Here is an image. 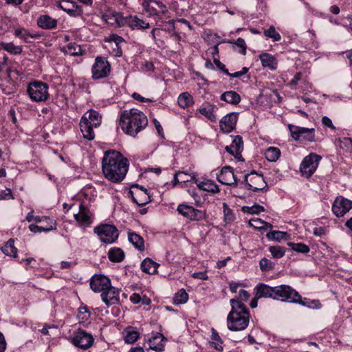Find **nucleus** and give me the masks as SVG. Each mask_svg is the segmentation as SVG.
Segmentation results:
<instances>
[{"label": "nucleus", "mask_w": 352, "mask_h": 352, "mask_svg": "<svg viewBox=\"0 0 352 352\" xmlns=\"http://www.w3.org/2000/svg\"><path fill=\"white\" fill-rule=\"evenodd\" d=\"M129 161L120 152L110 150L104 153L102 169L104 177L113 183H120L129 170Z\"/></svg>", "instance_id": "nucleus-1"}, {"label": "nucleus", "mask_w": 352, "mask_h": 352, "mask_svg": "<svg viewBox=\"0 0 352 352\" xmlns=\"http://www.w3.org/2000/svg\"><path fill=\"white\" fill-rule=\"evenodd\" d=\"M147 124L146 116L137 109L124 110L120 115V127L124 133L131 136H135Z\"/></svg>", "instance_id": "nucleus-2"}, {"label": "nucleus", "mask_w": 352, "mask_h": 352, "mask_svg": "<svg viewBox=\"0 0 352 352\" xmlns=\"http://www.w3.org/2000/svg\"><path fill=\"white\" fill-rule=\"evenodd\" d=\"M231 310L227 316V327L230 331H240L245 329L250 322V312L246 306L235 298L230 300Z\"/></svg>", "instance_id": "nucleus-3"}, {"label": "nucleus", "mask_w": 352, "mask_h": 352, "mask_svg": "<svg viewBox=\"0 0 352 352\" xmlns=\"http://www.w3.org/2000/svg\"><path fill=\"white\" fill-rule=\"evenodd\" d=\"M102 117L100 113L93 109L87 111L81 118L80 122V131L85 139L93 140L95 134L93 129L100 125Z\"/></svg>", "instance_id": "nucleus-4"}, {"label": "nucleus", "mask_w": 352, "mask_h": 352, "mask_svg": "<svg viewBox=\"0 0 352 352\" xmlns=\"http://www.w3.org/2000/svg\"><path fill=\"white\" fill-rule=\"evenodd\" d=\"M27 93L30 100L35 102H43L50 98L49 85L41 80L29 82Z\"/></svg>", "instance_id": "nucleus-5"}, {"label": "nucleus", "mask_w": 352, "mask_h": 352, "mask_svg": "<svg viewBox=\"0 0 352 352\" xmlns=\"http://www.w3.org/2000/svg\"><path fill=\"white\" fill-rule=\"evenodd\" d=\"M95 234L98 235L101 242L106 244H111L116 241L119 236V231L117 228L111 224H102L94 229Z\"/></svg>", "instance_id": "nucleus-6"}, {"label": "nucleus", "mask_w": 352, "mask_h": 352, "mask_svg": "<svg viewBox=\"0 0 352 352\" xmlns=\"http://www.w3.org/2000/svg\"><path fill=\"white\" fill-rule=\"evenodd\" d=\"M287 129L290 132L291 137L295 141L313 142L316 140V133L314 128L301 127L289 124Z\"/></svg>", "instance_id": "nucleus-7"}, {"label": "nucleus", "mask_w": 352, "mask_h": 352, "mask_svg": "<svg viewBox=\"0 0 352 352\" xmlns=\"http://www.w3.org/2000/svg\"><path fill=\"white\" fill-rule=\"evenodd\" d=\"M322 157L315 153H311L305 157L300 165V172L303 177H311L317 170Z\"/></svg>", "instance_id": "nucleus-8"}, {"label": "nucleus", "mask_w": 352, "mask_h": 352, "mask_svg": "<svg viewBox=\"0 0 352 352\" xmlns=\"http://www.w3.org/2000/svg\"><path fill=\"white\" fill-rule=\"evenodd\" d=\"M111 67L107 59L102 56H97L91 67L92 78L94 80H100L109 76Z\"/></svg>", "instance_id": "nucleus-9"}, {"label": "nucleus", "mask_w": 352, "mask_h": 352, "mask_svg": "<svg viewBox=\"0 0 352 352\" xmlns=\"http://www.w3.org/2000/svg\"><path fill=\"white\" fill-rule=\"evenodd\" d=\"M144 11L151 17L166 15L168 10L166 6L160 0H141Z\"/></svg>", "instance_id": "nucleus-10"}, {"label": "nucleus", "mask_w": 352, "mask_h": 352, "mask_svg": "<svg viewBox=\"0 0 352 352\" xmlns=\"http://www.w3.org/2000/svg\"><path fill=\"white\" fill-rule=\"evenodd\" d=\"M244 182L247 189L254 192L266 190L267 189V184L263 175L254 171L245 175Z\"/></svg>", "instance_id": "nucleus-11"}, {"label": "nucleus", "mask_w": 352, "mask_h": 352, "mask_svg": "<svg viewBox=\"0 0 352 352\" xmlns=\"http://www.w3.org/2000/svg\"><path fill=\"white\" fill-rule=\"evenodd\" d=\"M299 294L289 285L275 287V300L294 303L298 302Z\"/></svg>", "instance_id": "nucleus-12"}, {"label": "nucleus", "mask_w": 352, "mask_h": 352, "mask_svg": "<svg viewBox=\"0 0 352 352\" xmlns=\"http://www.w3.org/2000/svg\"><path fill=\"white\" fill-rule=\"evenodd\" d=\"M71 342L76 347L87 350L93 345L94 339L91 333L84 330L78 329L74 333Z\"/></svg>", "instance_id": "nucleus-13"}, {"label": "nucleus", "mask_w": 352, "mask_h": 352, "mask_svg": "<svg viewBox=\"0 0 352 352\" xmlns=\"http://www.w3.org/2000/svg\"><path fill=\"white\" fill-rule=\"evenodd\" d=\"M352 209V200L344 197H337L332 204L331 210L337 217L344 216Z\"/></svg>", "instance_id": "nucleus-14"}, {"label": "nucleus", "mask_w": 352, "mask_h": 352, "mask_svg": "<svg viewBox=\"0 0 352 352\" xmlns=\"http://www.w3.org/2000/svg\"><path fill=\"white\" fill-rule=\"evenodd\" d=\"M177 211L183 217L190 221H201L206 218V212L204 210L196 209L192 206L181 204L177 206Z\"/></svg>", "instance_id": "nucleus-15"}, {"label": "nucleus", "mask_w": 352, "mask_h": 352, "mask_svg": "<svg viewBox=\"0 0 352 352\" xmlns=\"http://www.w3.org/2000/svg\"><path fill=\"white\" fill-rule=\"evenodd\" d=\"M111 285V280L102 274H94L90 278L89 286L95 293H102Z\"/></svg>", "instance_id": "nucleus-16"}, {"label": "nucleus", "mask_w": 352, "mask_h": 352, "mask_svg": "<svg viewBox=\"0 0 352 352\" xmlns=\"http://www.w3.org/2000/svg\"><path fill=\"white\" fill-rule=\"evenodd\" d=\"M190 179L184 178V182H192L197 187L202 190L207 191L211 193H217L219 192V188L216 183L206 178L202 179H197L195 175H190Z\"/></svg>", "instance_id": "nucleus-17"}, {"label": "nucleus", "mask_w": 352, "mask_h": 352, "mask_svg": "<svg viewBox=\"0 0 352 352\" xmlns=\"http://www.w3.org/2000/svg\"><path fill=\"white\" fill-rule=\"evenodd\" d=\"M74 217L80 227H89L93 223L94 214L84 204L79 205V211L74 214Z\"/></svg>", "instance_id": "nucleus-18"}, {"label": "nucleus", "mask_w": 352, "mask_h": 352, "mask_svg": "<svg viewBox=\"0 0 352 352\" xmlns=\"http://www.w3.org/2000/svg\"><path fill=\"white\" fill-rule=\"evenodd\" d=\"M120 290L111 285L107 289L100 294L102 302L107 306L118 304L120 302Z\"/></svg>", "instance_id": "nucleus-19"}, {"label": "nucleus", "mask_w": 352, "mask_h": 352, "mask_svg": "<svg viewBox=\"0 0 352 352\" xmlns=\"http://www.w3.org/2000/svg\"><path fill=\"white\" fill-rule=\"evenodd\" d=\"M102 19L106 23L116 27L124 26L127 22V17H124L120 12L111 10L103 14Z\"/></svg>", "instance_id": "nucleus-20"}, {"label": "nucleus", "mask_w": 352, "mask_h": 352, "mask_svg": "<svg viewBox=\"0 0 352 352\" xmlns=\"http://www.w3.org/2000/svg\"><path fill=\"white\" fill-rule=\"evenodd\" d=\"M58 7L73 17L80 16L83 13L82 7L72 1L61 0Z\"/></svg>", "instance_id": "nucleus-21"}, {"label": "nucleus", "mask_w": 352, "mask_h": 352, "mask_svg": "<svg viewBox=\"0 0 352 352\" xmlns=\"http://www.w3.org/2000/svg\"><path fill=\"white\" fill-rule=\"evenodd\" d=\"M225 149L228 153L234 156L235 159L239 161L241 160L242 158L241 152L243 149L242 138L239 135L234 136L231 144L226 146Z\"/></svg>", "instance_id": "nucleus-22"}, {"label": "nucleus", "mask_w": 352, "mask_h": 352, "mask_svg": "<svg viewBox=\"0 0 352 352\" xmlns=\"http://www.w3.org/2000/svg\"><path fill=\"white\" fill-rule=\"evenodd\" d=\"M217 180L224 185L236 184V179L233 169L230 166H224L219 173H217Z\"/></svg>", "instance_id": "nucleus-23"}, {"label": "nucleus", "mask_w": 352, "mask_h": 352, "mask_svg": "<svg viewBox=\"0 0 352 352\" xmlns=\"http://www.w3.org/2000/svg\"><path fill=\"white\" fill-rule=\"evenodd\" d=\"M166 338L160 333H152L147 340L148 348L157 352H162L164 349Z\"/></svg>", "instance_id": "nucleus-24"}, {"label": "nucleus", "mask_w": 352, "mask_h": 352, "mask_svg": "<svg viewBox=\"0 0 352 352\" xmlns=\"http://www.w3.org/2000/svg\"><path fill=\"white\" fill-rule=\"evenodd\" d=\"M135 187L140 189V191L135 193V196L132 190L129 191L133 201L140 206H144L149 203L151 199L148 190L143 186H140L139 185H136Z\"/></svg>", "instance_id": "nucleus-25"}, {"label": "nucleus", "mask_w": 352, "mask_h": 352, "mask_svg": "<svg viewBox=\"0 0 352 352\" xmlns=\"http://www.w3.org/2000/svg\"><path fill=\"white\" fill-rule=\"evenodd\" d=\"M237 122V115L234 113L226 115L220 121V128L224 133L231 132Z\"/></svg>", "instance_id": "nucleus-26"}, {"label": "nucleus", "mask_w": 352, "mask_h": 352, "mask_svg": "<svg viewBox=\"0 0 352 352\" xmlns=\"http://www.w3.org/2000/svg\"><path fill=\"white\" fill-rule=\"evenodd\" d=\"M256 298H271L275 300V287L259 283L254 287Z\"/></svg>", "instance_id": "nucleus-27"}, {"label": "nucleus", "mask_w": 352, "mask_h": 352, "mask_svg": "<svg viewBox=\"0 0 352 352\" xmlns=\"http://www.w3.org/2000/svg\"><path fill=\"white\" fill-rule=\"evenodd\" d=\"M37 25L43 30H53L57 27L58 21L56 19L47 14H42L37 19Z\"/></svg>", "instance_id": "nucleus-28"}, {"label": "nucleus", "mask_w": 352, "mask_h": 352, "mask_svg": "<svg viewBox=\"0 0 352 352\" xmlns=\"http://www.w3.org/2000/svg\"><path fill=\"white\" fill-rule=\"evenodd\" d=\"M259 59L263 67L269 68L270 70H276L277 69L278 60L274 55L263 52L259 55Z\"/></svg>", "instance_id": "nucleus-29"}, {"label": "nucleus", "mask_w": 352, "mask_h": 352, "mask_svg": "<svg viewBox=\"0 0 352 352\" xmlns=\"http://www.w3.org/2000/svg\"><path fill=\"white\" fill-rule=\"evenodd\" d=\"M126 24L133 30H144L149 28V23L146 20L139 18L138 16L127 17Z\"/></svg>", "instance_id": "nucleus-30"}, {"label": "nucleus", "mask_w": 352, "mask_h": 352, "mask_svg": "<svg viewBox=\"0 0 352 352\" xmlns=\"http://www.w3.org/2000/svg\"><path fill=\"white\" fill-rule=\"evenodd\" d=\"M128 240L131 245L138 250L142 252L145 249L144 239L135 232L128 231Z\"/></svg>", "instance_id": "nucleus-31"}, {"label": "nucleus", "mask_w": 352, "mask_h": 352, "mask_svg": "<svg viewBox=\"0 0 352 352\" xmlns=\"http://www.w3.org/2000/svg\"><path fill=\"white\" fill-rule=\"evenodd\" d=\"M14 34L16 37L23 39L26 43H31L32 39H37L41 36L39 34L31 33L23 28L16 29Z\"/></svg>", "instance_id": "nucleus-32"}, {"label": "nucleus", "mask_w": 352, "mask_h": 352, "mask_svg": "<svg viewBox=\"0 0 352 352\" xmlns=\"http://www.w3.org/2000/svg\"><path fill=\"white\" fill-rule=\"evenodd\" d=\"M56 221H50V223H46V226H37L32 223L28 226L30 231L33 233H41L42 232H48L56 229Z\"/></svg>", "instance_id": "nucleus-33"}, {"label": "nucleus", "mask_w": 352, "mask_h": 352, "mask_svg": "<svg viewBox=\"0 0 352 352\" xmlns=\"http://www.w3.org/2000/svg\"><path fill=\"white\" fill-rule=\"evenodd\" d=\"M159 264L150 258H146L141 263L142 270L148 274H155L157 272Z\"/></svg>", "instance_id": "nucleus-34"}, {"label": "nucleus", "mask_w": 352, "mask_h": 352, "mask_svg": "<svg viewBox=\"0 0 352 352\" xmlns=\"http://www.w3.org/2000/svg\"><path fill=\"white\" fill-rule=\"evenodd\" d=\"M0 50H3L12 55H19L23 52V47L16 45L12 42H0Z\"/></svg>", "instance_id": "nucleus-35"}, {"label": "nucleus", "mask_w": 352, "mask_h": 352, "mask_svg": "<svg viewBox=\"0 0 352 352\" xmlns=\"http://www.w3.org/2000/svg\"><path fill=\"white\" fill-rule=\"evenodd\" d=\"M220 99L229 104H237L241 101V96L234 91H228L222 94Z\"/></svg>", "instance_id": "nucleus-36"}, {"label": "nucleus", "mask_w": 352, "mask_h": 352, "mask_svg": "<svg viewBox=\"0 0 352 352\" xmlns=\"http://www.w3.org/2000/svg\"><path fill=\"white\" fill-rule=\"evenodd\" d=\"M177 103L182 109L188 108L194 104L193 97L188 92H183L179 95Z\"/></svg>", "instance_id": "nucleus-37"}, {"label": "nucleus", "mask_w": 352, "mask_h": 352, "mask_svg": "<svg viewBox=\"0 0 352 352\" xmlns=\"http://www.w3.org/2000/svg\"><path fill=\"white\" fill-rule=\"evenodd\" d=\"M109 259L114 263H120L124 258V252L120 248H111L108 252Z\"/></svg>", "instance_id": "nucleus-38"}, {"label": "nucleus", "mask_w": 352, "mask_h": 352, "mask_svg": "<svg viewBox=\"0 0 352 352\" xmlns=\"http://www.w3.org/2000/svg\"><path fill=\"white\" fill-rule=\"evenodd\" d=\"M2 252L6 256L16 258L17 256V248L14 246V241L12 239H9L6 243L1 248Z\"/></svg>", "instance_id": "nucleus-39"}, {"label": "nucleus", "mask_w": 352, "mask_h": 352, "mask_svg": "<svg viewBox=\"0 0 352 352\" xmlns=\"http://www.w3.org/2000/svg\"><path fill=\"white\" fill-rule=\"evenodd\" d=\"M264 155L267 161L275 162L280 156V150L278 147L270 146L265 150Z\"/></svg>", "instance_id": "nucleus-40"}, {"label": "nucleus", "mask_w": 352, "mask_h": 352, "mask_svg": "<svg viewBox=\"0 0 352 352\" xmlns=\"http://www.w3.org/2000/svg\"><path fill=\"white\" fill-rule=\"evenodd\" d=\"M266 237L269 241H281L282 240H287L289 234L286 232L272 230L266 234Z\"/></svg>", "instance_id": "nucleus-41"}, {"label": "nucleus", "mask_w": 352, "mask_h": 352, "mask_svg": "<svg viewBox=\"0 0 352 352\" xmlns=\"http://www.w3.org/2000/svg\"><path fill=\"white\" fill-rule=\"evenodd\" d=\"M63 51L65 54L70 56H80L83 54V50L80 46L74 43H70L67 45V46L63 47Z\"/></svg>", "instance_id": "nucleus-42"}, {"label": "nucleus", "mask_w": 352, "mask_h": 352, "mask_svg": "<svg viewBox=\"0 0 352 352\" xmlns=\"http://www.w3.org/2000/svg\"><path fill=\"white\" fill-rule=\"evenodd\" d=\"M215 106L213 104H208L206 107H201L197 111L205 116L209 120L214 122L216 120V116L214 113Z\"/></svg>", "instance_id": "nucleus-43"}, {"label": "nucleus", "mask_w": 352, "mask_h": 352, "mask_svg": "<svg viewBox=\"0 0 352 352\" xmlns=\"http://www.w3.org/2000/svg\"><path fill=\"white\" fill-rule=\"evenodd\" d=\"M287 245L289 247H290V248L293 251H294V252H296L297 253L307 254L310 251L309 247L307 245H306L305 243H302L289 242L287 243Z\"/></svg>", "instance_id": "nucleus-44"}, {"label": "nucleus", "mask_w": 352, "mask_h": 352, "mask_svg": "<svg viewBox=\"0 0 352 352\" xmlns=\"http://www.w3.org/2000/svg\"><path fill=\"white\" fill-rule=\"evenodd\" d=\"M211 340L210 343L212 347L219 351L223 350V341L219 333L214 329L212 330Z\"/></svg>", "instance_id": "nucleus-45"}, {"label": "nucleus", "mask_w": 352, "mask_h": 352, "mask_svg": "<svg viewBox=\"0 0 352 352\" xmlns=\"http://www.w3.org/2000/svg\"><path fill=\"white\" fill-rule=\"evenodd\" d=\"M338 146L344 152L352 153V138L346 137L339 138Z\"/></svg>", "instance_id": "nucleus-46"}, {"label": "nucleus", "mask_w": 352, "mask_h": 352, "mask_svg": "<svg viewBox=\"0 0 352 352\" xmlns=\"http://www.w3.org/2000/svg\"><path fill=\"white\" fill-rule=\"evenodd\" d=\"M139 338V333L138 331L128 328L125 330L124 342L127 344L135 343Z\"/></svg>", "instance_id": "nucleus-47"}, {"label": "nucleus", "mask_w": 352, "mask_h": 352, "mask_svg": "<svg viewBox=\"0 0 352 352\" xmlns=\"http://www.w3.org/2000/svg\"><path fill=\"white\" fill-rule=\"evenodd\" d=\"M241 211L244 213L250 214H258L261 212L265 211V208L263 206L255 204L252 206H244L241 208Z\"/></svg>", "instance_id": "nucleus-48"}, {"label": "nucleus", "mask_w": 352, "mask_h": 352, "mask_svg": "<svg viewBox=\"0 0 352 352\" xmlns=\"http://www.w3.org/2000/svg\"><path fill=\"white\" fill-rule=\"evenodd\" d=\"M188 300V294L184 289H179L174 296L173 300L176 305L186 303Z\"/></svg>", "instance_id": "nucleus-49"}, {"label": "nucleus", "mask_w": 352, "mask_h": 352, "mask_svg": "<svg viewBox=\"0 0 352 352\" xmlns=\"http://www.w3.org/2000/svg\"><path fill=\"white\" fill-rule=\"evenodd\" d=\"M175 22L174 20H170L168 21H160L157 20L156 21V25L160 28V30H162L165 32H170L175 30Z\"/></svg>", "instance_id": "nucleus-50"}, {"label": "nucleus", "mask_w": 352, "mask_h": 352, "mask_svg": "<svg viewBox=\"0 0 352 352\" xmlns=\"http://www.w3.org/2000/svg\"><path fill=\"white\" fill-rule=\"evenodd\" d=\"M269 251L273 258L276 259L282 258L285 254V248L279 245L270 246Z\"/></svg>", "instance_id": "nucleus-51"}, {"label": "nucleus", "mask_w": 352, "mask_h": 352, "mask_svg": "<svg viewBox=\"0 0 352 352\" xmlns=\"http://www.w3.org/2000/svg\"><path fill=\"white\" fill-rule=\"evenodd\" d=\"M264 34L266 37L272 38L273 41H279L281 39L280 34L276 31L275 28L272 25L264 31Z\"/></svg>", "instance_id": "nucleus-52"}, {"label": "nucleus", "mask_w": 352, "mask_h": 352, "mask_svg": "<svg viewBox=\"0 0 352 352\" xmlns=\"http://www.w3.org/2000/svg\"><path fill=\"white\" fill-rule=\"evenodd\" d=\"M259 267L262 272H269L274 268V263L268 258H263L259 262Z\"/></svg>", "instance_id": "nucleus-53"}, {"label": "nucleus", "mask_w": 352, "mask_h": 352, "mask_svg": "<svg viewBox=\"0 0 352 352\" xmlns=\"http://www.w3.org/2000/svg\"><path fill=\"white\" fill-rule=\"evenodd\" d=\"M295 303L309 307V308H314V309L321 308V304L319 302V300H312V301L308 302L306 298H305L304 300H301L300 297L299 298H298V302H296Z\"/></svg>", "instance_id": "nucleus-54"}, {"label": "nucleus", "mask_w": 352, "mask_h": 352, "mask_svg": "<svg viewBox=\"0 0 352 352\" xmlns=\"http://www.w3.org/2000/svg\"><path fill=\"white\" fill-rule=\"evenodd\" d=\"M249 225L257 230H262L265 228V221L259 218H252L249 220Z\"/></svg>", "instance_id": "nucleus-55"}, {"label": "nucleus", "mask_w": 352, "mask_h": 352, "mask_svg": "<svg viewBox=\"0 0 352 352\" xmlns=\"http://www.w3.org/2000/svg\"><path fill=\"white\" fill-rule=\"evenodd\" d=\"M14 199V197L10 188L1 189L0 188V201Z\"/></svg>", "instance_id": "nucleus-56"}, {"label": "nucleus", "mask_w": 352, "mask_h": 352, "mask_svg": "<svg viewBox=\"0 0 352 352\" xmlns=\"http://www.w3.org/2000/svg\"><path fill=\"white\" fill-rule=\"evenodd\" d=\"M107 42L113 43L115 45H120L124 42V38L116 34H112L105 40Z\"/></svg>", "instance_id": "nucleus-57"}, {"label": "nucleus", "mask_w": 352, "mask_h": 352, "mask_svg": "<svg viewBox=\"0 0 352 352\" xmlns=\"http://www.w3.org/2000/svg\"><path fill=\"white\" fill-rule=\"evenodd\" d=\"M182 175L188 176V173L182 171H179L175 174L173 179L172 181V184L173 186H175L176 184H178L179 182L185 183L183 181L184 178H182Z\"/></svg>", "instance_id": "nucleus-58"}, {"label": "nucleus", "mask_w": 352, "mask_h": 352, "mask_svg": "<svg viewBox=\"0 0 352 352\" xmlns=\"http://www.w3.org/2000/svg\"><path fill=\"white\" fill-rule=\"evenodd\" d=\"M20 263L21 264H23L25 268L28 270L30 268L34 267V265L36 263V260L34 258H28L21 260Z\"/></svg>", "instance_id": "nucleus-59"}, {"label": "nucleus", "mask_w": 352, "mask_h": 352, "mask_svg": "<svg viewBox=\"0 0 352 352\" xmlns=\"http://www.w3.org/2000/svg\"><path fill=\"white\" fill-rule=\"evenodd\" d=\"M34 221H35L36 223H50V221H56L50 217L36 215Z\"/></svg>", "instance_id": "nucleus-60"}, {"label": "nucleus", "mask_w": 352, "mask_h": 352, "mask_svg": "<svg viewBox=\"0 0 352 352\" xmlns=\"http://www.w3.org/2000/svg\"><path fill=\"white\" fill-rule=\"evenodd\" d=\"M238 47L241 48V50L239 52L241 54H246V44L243 38H239L234 43Z\"/></svg>", "instance_id": "nucleus-61"}, {"label": "nucleus", "mask_w": 352, "mask_h": 352, "mask_svg": "<svg viewBox=\"0 0 352 352\" xmlns=\"http://www.w3.org/2000/svg\"><path fill=\"white\" fill-rule=\"evenodd\" d=\"M250 298V294L248 291L245 289H241L239 293V296L236 300H239L241 303L242 302H246Z\"/></svg>", "instance_id": "nucleus-62"}, {"label": "nucleus", "mask_w": 352, "mask_h": 352, "mask_svg": "<svg viewBox=\"0 0 352 352\" xmlns=\"http://www.w3.org/2000/svg\"><path fill=\"white\" fill-rule=\"evenodd\" d=\"M214 63L217 66V67L221 70L223 74L228 76L230 75V72L226 68V66L224 64H223L219 58H214Z\"/></svg>", "instance_id": "nucleus-63"}, {"label": "nucleus", "mask_w": 352, "mask_h": 352, "mask_svg": "<svg viewBox=\"0 0 352 352\" xmlns=\"http://www.w3.org/2000/svg\"><path fill=\"white\" fill-rule=\"evenodd\" d=\"M313 233L315 236H322L327 233V228L325 226L316 227L314 229Z\"/></svg>", "instance_id": "nucleus-64"}]
</instances>
